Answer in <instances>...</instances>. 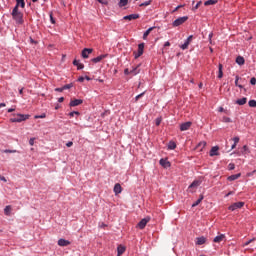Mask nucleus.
I'll use <instances>...</instances> for the list:
<instances>
[{
    "label": "nucleus",
    "mask_w": 256,
    "mask_h": 256,
    "mask_svg": "<svg viewBox=\"0 0 256 256\" xmlns=\"http://www.w3.org/2000/svg\"><path fill=\"white\" fill-rule=\"evenodd\" d=\"M11 15L16 25H23V23L25 22L23 20V13L19 11V8H17V6L13 8Z\"/></svg>",
    "instance_id": "obj_1"
},
{
    "label": "nucleus",
    "mask_w": 256,
    "mask_h": 256,
    "mask_svg": "<svg viewBox=\"0 0 256 256\" xmlns=\"http://www.w3.org/2000/svg\"><path fill=\"white\" fill-rule=\"evenodd\" d=\"M29 119V114H13V117L10 118L11 123H23Z\"/></svg>",
    "instance_id": "obj_2"
},
{
    "label": "nucleus",
    "mask_w": 256,
    "mask_h": 256,
    "mask_svg": "<svg viewBox=\"0 0 256 256\" xmlns=\"http://www.w3.org/2000/svg\"><path fill=\"white\" fill-rule=\"evenodd\" d=\"M201 185V181L200 180H194L188 187V191L189 193H195V191L197 190V187H199Z\"/></svg>",
    "instance_id": "obj_3"
},
{
    "label": "nucleus",
    "mask_w": 256,
    "mask_h": 256,
    "mask_svg": "<svg viewBox=\"0 0 256 256\" xmlns=\"http://www.w3.org/2000/svg\"><path fill=\"white\" fill-rule=\"evenodd\" d=\"M188 19H189V17H187V16L179 17L172 23V25H173V27H179V26L183 25V23H185Z\"/></svg>",
    "instance_id": "obj_4"
},
{
    "label": "nucleus",
    "mask_w": 256,
    "mask_h": 256,
    "mask_svg": "<svg viewBox=\"0 0 256 256\" xmlns=\"http://www.w3.org/2000/svg\"><path fill=\"white\" fill-rule=\"evenodd\" d=\"M245 206V202H235L228 207L229 211H237V209H241Z\"/></svg>",
    "instance_id": "obj_5"
},
{
    "label": "nucleus",
    "mask_w": 256,
    "mask_h": 256,
    "mask_svg": "<svg viewBox=\"0 0 256 256\" xmlns=\"http://www.w3.org/2000/svg\"><path fill=\"white\" fill-rule=\"evenodd\" d=\"M144 49H145V44L144 43H140L138 45V51L134 52L135 59H139V57H141V55H143Z\"/></svg>",
    "instance_id": "obj_6"
},
{
    "label": "nucleus",
    "mask_w": 256,
    "mask_h": 256,
    "mask_svg": "<svg viewBox=\"0 0 256 256\" xmlns=\"http://www.w3.org/2000/svg\"><path fill=\"white\" fill-rule=\"evenodd\" d=\"M193 40V35H190L185 41L184 43L180 46V49H182L183 51H185V49H188L191 41Z\"/></svg>",
    "instance_id": "obj_7"
},
{
    "label": "nucleus",
    "mask_w": 256,
    "mask_h": 256,
    "mask_svg": "<svg viewBox=\"0 0 256 256\" xmlns=\"http://www.w3.org/2000/svg\"><path fill=\"white\" fill-rule=\"evenodd\" d=\"M91 53H93V49H91V48H84L82 50V57H83V59H89V55H91Z\"/></svg>",
    "instance_id": "obj_8"
},
{
    "label": "nucleus",
    "mask_w": 256,
    "mask_h": 256,
    "mask_svg": "<svg viewBox=\"0 0 256 256\" xmlns=\"http://www.w3.org/2000/svg\"><path fill=\"white\" fill-rule=\"evenodd\" d=\"M191 125H193L191 122L182 123L180 125V131H189V129H191Z\"/></svg>",
    "instance_id": "obj_9"
},
{
    "label": "nucleus",
    "mask_w": 256,
    "mask_h": 256,
    "mask_svg": "<svg viewBox=\"0 0 256 256\" xmlns=\"http://www.w3.org/2000/svg\"><path fill=\"white\" fill-rule=\"evenodd\" d=\"M159 163L162 167H164V169H169V167H171V162H169L167 159L162 158L160 159Z\"/></svg>",
    "instance_id": "obj_10"
},
{
    "label": "nucleus",
    "mask_w": 256,
    "mask_h": 256,
    "mask_svg": "<svg viewBox=\"0 0 256 256\" xmlns=\"http://www.w3.org/2000/svg\"><path fill=\"white\" fill-rule=\"evenodd\" d=\"M58 245L59 247H68V245H71V242L69 240L61 238L58 240Z\"/></svg>",
    "instance_id": "obj_11"
},
{
    "label": "nucleus",
    "mask_w": 256,
    "mask_h": 256,
    "mask_svg": "<svg viewBox=\"0 0 256 256\" xmlns=\"http://www.w3.org/2000/svg\"><path fill=\"white\" fill-rule=\"evenodd\" d=\"M124 21H133L139 19V14H130L123 17Z\"/></svg>",
    "instance_id": "obj_12"
},
{
    "label": "nucleus",
    "mask_w": 256,
    "mask_h": 256,
    "mask_svg": "<svg viewBox=\"0 0 256 256\" xmlns=\"http://www.w3.org/2000/svg\"><path fill=\"white\" fill-rule=\"evenodd\" d=\"M210 157H215L219 155V146H213L209 153Z\"/></svg>",
    "instance_id": "obj_13"
},
{
    "label": "nucleus",
    "mask_w": 256,
    "mask_h": 256,
    "mask_svg": "<svg viewBox=\"0 0 256 256\" xmlns=\"http://www.w3.org/2000/svg\"><path fill=\"white\" fill-rule=\"evenodd\" d=\"M147 223H149V218H143V219L138 223L139 229H145V227L147 226Z\"/></svg>",
    "instance_id": "obj_14"
},
{
    "label": "nucleus",
    "mask_w": 256,
    "mask_h": 256,
    "mask_svg": "<svg viewBox=\"0 0 256 256\" xmlns=\"http://www.w3.org/2000/svg\"><path fill=\"white\" fill-rule=\"evenodd\" d=\"M207 238L201 236L196 238V245H205Z\"/></svg>",
    "instance_id": "obj_15"
},
{
    "label": "nucleus",
    "mask_w": 256,
    "mask_h": 256,
    "mask_svg": "<svg viewBox=\"0 0 256 256\" xmlns=\"http://www.w3.org/2000/svg\"><path fill=\"white\" fill-rule=\"evenodd\" d=\"M83 103L82 99H75L70 102V107H77Z\"/></svg>",
    "instance_id": "obj_16"
},
{
    "label": "nucleus",
    "mask_w": 256,
    "mask_h": 256,
    "mask_svg": "<svg viewBox=\"0 0 256 256\" xmlns=\"http://www.w3.org/2000/svg\"><path fill=\"white\" fill-rule=\"evenodd\" d=\"M214 243H221L225 241V234H220L213 239Z\"/></svg>",
    "instance_id": "obj_17"
},
{
    "label": "nucleus",
    "mask_w": 256,
    "mask_h": 256,
    "mask_svg": "<svg viewBox=\"0 0 256 256\" xmlns=\"http://www.w3.org/2000/svg\"><path fill=\"white\" fill-rule=\"evenodd\" d=\"M122 191H123V188H121V184L117 183L114 185L115 195H119Z\"/></svg>",
    "instance_id": "obj_18"
},
{
    "label": "nucleus",
    "mask_w": 256,
    "mask_h": 256,
    "mask_svg": "<svg viewBox=\"0 0 256 256\" xmlns=\"http://www.w3.org/2000/svg\"><path fill=\"white\" fill-rule=\"evenodd\" d=\"M125 246H123V245H119L118 247H117V256H121V255H123V253H125Z\"/></svg>",
    "instance_id": "obj_19"
},
{
    "label": "nucleus",
    "mask_w": 256,
    "mask_h": 256,
    "mask_svg": "<svg viewBox=\"0 0 256 256\" xmlns=\"http://www.w3.org/2000/svg\"><path fill=\"white\" fill-rule=\"evenodd\" d=\"M105 57H107V55H100L96 58H93L92 63H100V61H103V59H105Z\"/></svg>",
    "instance_id": "obj_20"
},
{
    "label": "nucleus",
    "mask_w": 256,
    "mask_h": 256,
    "mask_svg": "<svg viewBox=\"0 0 256 256\" xmlns=\"http://www.w3.org/2000/svg\"><path fill=\"white\" fill-rule=\"evenodd\" d=\"M239 177H241V173L233 174V175L229 176L227 179H228V181H237V179H239Z\"/></svg>",
    "instance_id": "obj_21"
},
{
    "label": "nucleus",
    "mask_w": 256,
    "mask_h": 256,
    "mask_svg": "<svg viewBox=\"0 0 256 256\" xmlns=\"http://www.w3.org/2000/svg\"><path fill=\"white\" fill-rule=\"evenodd\" d=\"M218 79H223V64L218 65Z\"/></svg>",
    "instance_id": "obj_22"
},
{
    "label": "nucleus",
    "mask_w": 256,
    "mask_h": 256,
    "mask_svg": "<svg viewBox=\"0 0 256 256\" xmlns=\"http://www.w3.org/2000/svg\"><path fill=\"white\" fill-rule=\"evenodd\" d=\"M73 65H75V67H77L78 70H81L85 67V65L81 64V62H79V60H74Z\"/></svg>",
    "instance_id": "obj_23"
},
{
    "label": "nucleus",
    "mask_w": 256,
    "mask_h": 256,
    "mask_svg": "<svg viewBox=\"0 0 256 256\" xmlns=\"http://www.w3.org/2000/svg\"><path fill=\"white\" fill-rule=\"evenodd\" d=\"M236 63L237 65H245V58H243V56H238L236 58Z\"/></svg>",
    "instance_id": "obj_24"
},
{
    "label": "nucleus",
    "mask_w": 256,
    "mask_h": 256,
    "mask_svg": "<svg viewBox=\"0 0 256 256\" xmlns=\"http://www.w3.org/2000/svg\"><path fill=\"white\" fill-rule=\"evenodd\" d=\"M246 103H247V98L245 97L236 100L237 105H245Z\"/></svg>",
    "instance_id": "obj_25"
},
{
    "label": "nucleus",
    "mask_w": 256,
    "mask_h": 256,
    "mask_svg": "<svg viewBox=\"0 0 256 256\" xmlns=\"http://www.w3.org/2000/svg\"><path fill=\"white\" fill-rule=\"evenodd\" d=\"M177 148V144L174 141H170L168 143V149H170L171 151H173V149Z\"/></svg>",
    "instance_id": "obj_26"
},
{
    "label": "nucleus",
    "mask_w": 256,
    "mask_h": 256,
    "mask_svg": "<svg viewBox=\"0 0 256 256\" xmlns=\"http://www.w3.org/2000/svg\"><path fill=\"white\" fill-rule=\"evenodd\" d=\"M204 197L203 195H200V199H198L197 201H195L193 204H192V207H197V205H199L201 203V201H203Z\"/></svg>",
    "instance_id": "obj_27"
},
{
    "label": "nucleus",
    "mask_w": 256,
    "mask_h": 256,
    "mask_svg": "<svg viewBox=\"0 0 256 256\" xmlns=\"http://www.w3.org/2000/svg\"><path fill=\"white\" fill-rule=\"evenodd\" d=\"M153 27H150L148 30H146L143 34V39H147V37H149V33H151Z\"/></svg>",
    "instance_id": "obj_28"
},
{
    "label": "nucleus",
    "mask_w": 256,
    "mask_h": 256,
    "mask_svg": "<svg viewBox=\"0 0 256 256\" xmlns=\"http://www.w3.org/2000/svg\"><path fill=\"white\" fill-rule=\"evenodd\" d=\"M4 213H5V215H11V206H6L5 208H4Z\"/></svg>",
    "instance_id": "obj_29"
},
{
    "label": "nucleus",
    "mask_w": 256,
    "mask_h": 256,
    "mask_svg": "<svg viewBox=\"0 0 256 256\" xmlns=\"http://www.w3.org/2000/svg\"><path fill=\"white\" fill-rule=\"evenodd\" d=\"M215 3H217V0H208V1L204 2V5L205 6L215 5Z\"/></svg>",
    "instance_id": "obj_30"
},
{
    "label": "nucleus",
    "mask_w": 256,
    "mask_h": 256,
    "mask_svg": "<svg viewBox=\"0 0 256 256\" xmlns=\"http://www.w3.org/2000/svg\"><path fill=\"white\" fill-rule=\"evenodd\" d=\"M235 85L236 87H239V89H243V85L239 84V76L235 77Z\"/></svg>",
    "instance_id": "obj_31"
},
{
    "label": "nucleus",
    "mask_w": 256,
    "mask_h": 256,
    "mask_svg": "<svg viewBox=\"0 0 256 256\" xmlns=\"http://www.w3.org/2000/svg\"><path fill=\"white\" fill-rule=\"evenodd\" d=\"M241 153H242V155H245V154L249 153V148L247 147V145H244L242 147Z\"/></svg>",
    "instance_id": "obj_32"
},
{
    "label": "nucleus",
    "mask_w": 256,
    "mask_h": 256,
    "mask_svg": "<svg viewBox=\"0 0 256 256\" xmlns=\"http://www.w3.org/2000/svg\"><path fill=\"white\" fill-rule=\"evenodd\" d=\"M127 3H129V0H120L119 7H125V5H127Z\"/></svg>",
    "instance_id": "obj_33"
},
{
    "label": "nucleus",
    "mask_w": 256,
    "mask_h": 256,
    "mask_svg": "<svg viewBox=\"0 0 256 256\" xmlns=\"http://www.w3.org/2000/svg\"><path fill=\"white\" fill-rule=\"evenodd\" d=\"M149 5H151V0L141 3L140 7H149Z\"/></svg>",
    "instance_id": "obj_34"
},
{
    "label": "nucleus",
    "mask_w": 256,
    "mask_h": 256,
    "mask_svg": "<svg viewBox=\"0 0 256 256\" xmlns=\"http://www.w3.org/2000/svg\"><path fill=\"white\" fill-rule=\"evenodd\" d=\"M248 105H249V107H256V101L255 100H250L248 102Z\"/></svg>",
    "instance_id": "obj_35"
},
{
    "label": "nucleus",
    "mask_w": 256,
    "mask_h": 256,
    "mask_svg": "<svg viewBox=\"0 0 256 256\" xmlns=\"http://www.w3.org/2000/svg\"><path fill=\"white\" fill-rule=\"evenodd\" d=\"M253 241H255V238H252V239L248 240L247 242H245L244 247H247V245H251V243H253Z\"/></svg>",
    "instance_id": "obj_36"
},
{
    "label": "nucleus",
    "mask_w": 256,
    "mask_h": 256,
    "mask_svg": "<svg viewBox=\"0 0 256 256\" xmlns=\"http://www.w3.org/2000/svg\"><path fill=\"white\" fill-rule=\"evenodd\" d=\"M233 169H235V164H234V163H230V164L228 165V170H229V171H233Z\"/></svg>",
    "instance_id": "obj_37"
},
{
    "label": "nucleus",
    "mask_w": 256,
    "mask_h": 256,
    "mask_svg": "<svg viewBox=\"0 0 256 256\" xmlns=\"http://www.w3.org/2000/svg\"><path fill=\"white\" fill-rule=\"evenodd\" d=\"M46 115L45 114H41V115H36L34 116L35 119H45Z\"/></svg>",
    "instance_id": "obj_38"
},
{
    "label": "nucleus",
    "mask_w": 256,
    "mask_h": 256,
    "mask_svg": "<svg viewBox=\"0 0 256 256\" xmlns=\"http://www.w3.org/2000/svg\"><path fill=\"white\" fill-rule=\"evenodd\" d=\"M71 87H73V84H66L63 86L64 91L67 89H71Z\"/></svg>",
    "instance_id": "obj_39"
},
{
    "label": "nucleus",
    "mask_w": 256,
    "mask_h": 256,
    "mask_svg": "<svg viewBox=\"0 0 256 256\" xmlns=\"http://www.w3.org/2000/svg\"><path fill=\"white\" fill-rule=\"evenodd\" d=\"M130 73H132V75H137L139 74V70H137V68H134L130 71Z\"/></svg>",
    "instance_id": "obj_40"
},
{
    "label": "nucleus",
    "mask_w": 256,
    "mask_h": 256,
    "mask_svg": "<svg viewBox=\"0 0 256 256\" xmlns=\"http://www.w3.org/2000/svg\"><path fill=\"white\" fill-rule=\"evenodd\" d=\"M143 95H145V92H142L141 94L137 95L135 97V101H139V99H141V97H143Z\"/></svg>",
    "instance_id": "obj_41"
},
{
    "label": "nucleus",
    "mask_w": 256,
    "mask_h": 256,
    "mask_svg": "<svg viewBox=\"0 0 256 256\" xmlns=\"http://www.w3.org/2000/svg\"><path fill=\"white\" fill-rule=\"evenodd\" d=\"M70 117H75V115H79L78 111H72L69 113Z\"/></svg>",
    "instance_id": "obj_42"
},
{
    "label": "nucleus",
    "mask_w": 256,
    "mask_h": 256,
    "mask_svg": "<svg viewBox=\"0 0 256 256\" xmlns=\"http://www.w3.org/2000/svg\"><path fill=\"white\" fill-rule=\"evenodd\" d=\"M223 121H224V123H231V118H229V117H223Z\"/></svg>",
    "instance_id": "obj_43"
},
{
    "label": "nucleus",
    "mask_w": 256,
    "mask_h": 256,
    "mask_svg": "<svg viewBox=\"0 0 256 256\" xmlns=\"http://www.w3.org/2000/svg\"><path fill=\"white\" fill-rule=\"evenodd\" d=\"M155 124L157 127H159V125H161V118H156Z\"/></svg>",
    "instance_id": "obj_44"
},
{
    "label": "nucleus",
    "mask_w": 256,
    "mask_h": 256,
    "mask_svg": "<svg viewBox=\"0 0 256 256\" xmlns=\"http://www.w3.org/2000/svg\"><path fill=\"white\" fill-rule=\"evenodd\" d=\"M25 0H16V5L17 9H19V4L23 3Z\"/></svg>",
    "instance_id": "obj_45"
},
{
    "label": "nucleus",
    "mask_w": 256,
    "mask_h": 256,
    "mask_svg": "<svg viewBox=\"0 0 256 256\" xmlns=\"http://www.w3.org/2000/svg\"><path fill=\"white\" fill-rule=\"evenodd\" d=\"M55 91L58 92V93H63V91H65V89L63 87L55 88Z\"/></svg>",
    "instance_id": "obj_46"
},
{
    "label": "nucleus",
    "mask_w": 256,
    "mask_h": 256,
    "mask_svg": "<svg viewBox=\"0 0 256 256\" xmlns=\"http://www.w3.org/2000/svg\"><path fill=\"white\" fill-rule=\"evenodd\" d=\"M29 145H31L32 147L33 145H35V138H30Z\"/></svg>",
    "instance_id": "obj_47"
},
{
    "label": "nucleus",
    "mask_w": 256,
    "mask_h": 256,
    "mask_svg": "<svg viewBox=\"0 0 256 256\" xmlns=\"http://www.w3.org/2000/svg\"><path fill=\"white\" fill-rule=\"evenodd\" d=\"M250 83H251L252 85H256V78H255V77H252V78L250 79Z\"/></svg>",
    "instance_id": "obj_48"
},
{
    "label": "nucleus",
    "mask_w": 256,
    "mask_h": 256,
    "mask_svg": "<svg viewBox=\"0 0 256 256\" xmlns=\"http://www.w3.org/2000/svg\"><path fill=\"white\" fill-rule=\"evenodd\" d=\"M234 144L237 145V143H239V137L236 136L233 138Z\"/></svg>",
    "instance_id": "obj_49"
},
{
    "label": "nucleus",
    "mask_w": 256,
    "mask_h": 256,
    "mask_svg": "<svg viewBox=\"0 0 256 256\" xmlns=\"http://www.w3.org/2000/svg\"><path fill=\"white\" fill-rule=\"evenodd\" d=\"M4 153H17V150H4Z\"/></svg>",
    "instance_id": "obj_50"
},
{
    "label": "nucleus",
    "mask_w": 256,
    "mask_h": 256,
    "mask_svg": "<svg viewBox=\"0 0 256 256\" xmlns=\"http://www.w3.org/2000/svg\"><path fill=\"white\" fill-rule=\"evenodd\" d=\"M66 147H73V142L72 141L67 142Z\"/></svg>",
    "instance_id": "obj_51"
},
{
    "label": "nucleus",
    "mask_w": 256,
    "mask_h": 256,
    "mask_svg": "<svg viewBox=\"0 0 256 256\" xmlns=\"http://www.w3.org/2000/svg\"><path fill=\"white\" fill-rule=\"evenodd\" d=\"M0 181H3L4 183H7V178H5L4 176H0Z\"/></svg>",
    "instance_id": "obj_52"
},
{
    "label": "nucleus",
    "mask_w": 256,
    "mask_h": 256,
    "mask_svg": "<svg viewBox=\"0 0 256 256\" xmlns=\"http://www.w3.org/2000/svg\"><path fill=\"white\" fill-rule=\"evenodd\" d=\"M130 73H131V71H129V68H126V69L124 70V74L130 75Z\"/></svg>",
    "instance_id": "obj_53"
},
{
    "label": "nucleus",
    "mask_w": 256,
    "mask_h": 256,
    "mask_svg": "<svg viewBox=\"0 0 256 256\" xmlns=\"http://www.w3.org/2000/svg\"><path fill=\"white\" fill-rule=\"evenodd\" d=\"M19 7H21L22 9H25V1L24 2H20Z\"/></svg>",
    "instance_id": "obj_54"
},
{
    "label": "nucleus",
    "mask_w": 256,
    "mask_h": 256,
    "mask_svg": "<svg viewBox=\"0 0 256 256\" xmlns=\"http://www.w3.org/2000/svg\"><path fill=\"white\" fill-rule=\"evenodd\" d=\"M78 81H79V83H83V81H85V78L83 76H81L78 78Z\"/></svg>",
    "instance_id": "obj_55"
},
{
    "label": "nucleus",
    "mask_w": 256,
    "mask_h": 256,
    "mask_svg": "<svg viewBox=\"0 0 256 256\" xmlns=\"http://www.w3.org/2000/svg\"><path fill=\"white\" fill-rule=\"evenodd\" d=\"M181 7H185V5H178V6L174 9V11H179V9H181Z\"/></svg>",
    "instance_id": "obj_56"
},
{
    "label": "nucleus",
    "mask_w": 256,
    "mask_h": 256,
    "mask_svg": "<svg viewBox=\"0 0 256 256\" xmlns=\"http://www.w3.org/2000/svg\"><path fill=\"white\" fill-rule=\"evenodd\" d=\"M208 39H209V41H210V43H211V39H213V32H211V33L208 35Z\"/></svg>",
    "instance_id": "obj_57"
},
{
    "label": "nucleus",
    "mask_w": 256,
    "mask_h": 256,
    "mask_svg": "<svg viewBox=\"0 0 256 256\" xmlns=\"http://www.w3.org/2000/svg\"><path fill=\"white\" fill-rule=\"evenodd\" d=\"M164 47H171V43L169 41L165 42Z\"/></svg>",
    "instance_id": "obj_58"
},
{
    "label": "nucleus",
    "mask_w": 256,
    "mask_h": 256,
    "mask_svg": "<svg viewBox=\"0 0 256 256\" xmlns=\"http://www.w3.org/2000/svg\"><path fill=\"white\" fill-rule=\"evenodd\" d=\"M63 101H65V98H63V97H60V98L58 99V103H63Z\"/></svg>",
    "instance_id": "obj_59"
},
{
    "label": "nucleus",
    "mask_w": 256,
    "mask_h": 256,
    "mask_svg": "<svg viewBox=\"0 0 256 256\" xmlns=\"http://www.w3.org/2000/svg\"><path fill=\"white\" fill-rule=\"evenodd\" d=\"M199 5H201V2H198V3L194 6V9H199Z\"/></svg>",
    "instance_id": "obj_60"
},
{
    "label": "nucleus",
    "mask_w": 256,
    "mask_h": 256,
    "mask_svg": "<svg viewBox=\"0 0 256 256\" xmlns=\"http://www.w3.org/2000/svg\"><path fill=\"white\" fill-rule=\"evenodd\" d=\"M13 111H15V108H9L8 109V113H13Z\"/></svg>",
    "instance_id": "obj_61"
},
{
    "label": "nucleus",
    "mask_w": 256,
    "mask_h": 256,
    "mask_svg": "<svg viewBox=\"0 0 256 256\" xmlns=\"http://www.w3.org/2000/svg\"><path fill=\"white\" fill-rule=\"evenodd\" d=\"M19 94H20V95H23V88H20V89H19Z\"/></svg>",
    "instance_id": "obj_62"
},
{
    "label": "nucleus",
    "mask_w": 256,
    "mask_h": 256,
    "mask_svg": "<svg viewBox=\"0 0 256 256\" xmlns=\"http://www.w3.org/2000/svg\"><path fill=\"white\" fill-rule=\"evenodd\" d=\"M1 107H6V104L5 103H0V109Z\"/></svg>",
    "instance_id": "obj_63"
},
{
    "label": "nucleus",
    "mask_w": 256,
    "mask_h": 256,
    "mask_svg": "<svg viewBox=\"0 0 256 256\" xmlns=\"http://www.w3.org/2000/svg\"><path fill=\"white\" fill-rule=\"evenodd\" d=\"M229 195H233V192H229L228 194H226V197H229Z\"/></svg>",
    "instance_id": "obj_64"
}]
</instances>
